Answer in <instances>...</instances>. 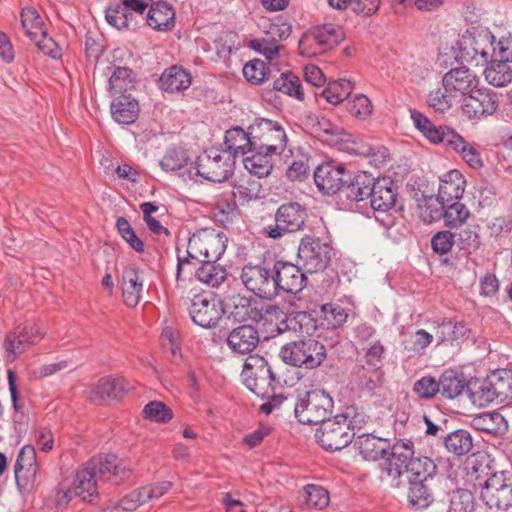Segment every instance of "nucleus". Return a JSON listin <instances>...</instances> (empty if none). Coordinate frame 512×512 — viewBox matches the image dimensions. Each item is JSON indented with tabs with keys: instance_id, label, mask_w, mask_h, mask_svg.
I'll return each instance as SVG.
<instances>
[{
	"instance_id": "5fc2aeb1",
	"label": "nucleus",
	"mask_w": 512,
	"mask_h": 512,
	"mask_svg": "<svg viewBox=\"0 0 512 512\" xmlns=\"http://www.w3.org/2000/svg\"><path fill=\"white\" fill-rule=\"evenodd\" d=\"M20 18L25 35L29 39H35V36H39V33H42V30L44 29L43 20L35 8H23Z\"/></svg>"
},
{
	"instance_id": "4d7b16f0",
	"label": "nucleus",
	"mask_w": 512,
	"mask_h": 512,
	"mask_svg": "<svg viewBox=\"0 0 512 512\" xmlns=\"http://www.w3.org/2000/svg\"><path fill=\"white\" fill-rule=\"evenodd\" d=\"M353 87L350 81L342 79L340 81L330 82L328 87L322 91V95L327 102L337 105L346 99L351 93Z\"/></svg>"
},
{
	"instance_id": "58836bf2",
	"label": "nucleus",
	"mask_w": 512,
	"mask_h": 512,
	"mask_svg": "<svg viewBox=\"0 0 512 512\" xmlns=\"http://www.w3.org/2000/svg\"><path fill=\"white\" fill-rule=\"evenodd\" d=\"M250 152L252 155L243 159L245 168L250 173L260 178L268 176L273 168L272 157L275 156V154L262 151L261 149H254Z\"/></svg>"
},
{
	"instance_id": "603ef678",
	"label": "nucleus",
	"mask_w": 512,
	"mask_h": 512,
	"mask_svg": "<svg viewBox=\"0 0 512 512\" xmlns=\"http://www.w3.org/2000/svg\"><path fill=\"white\" fill-rule=\"evenodd\" d=\"M273 89L302 101L304 91L300 79L293 73H283L273 83Z\"/></svg>"
},
{
	"instance_id": "4be33fe9",
	"label": "nucleus",
	"mask_w": 512,
	"mask_h": 512,
	"mask_svg": "<svg viewBox=\"0 0 512 512\" xmlns=\"http://www.w3.org/2000/svg\"><path fill=\"white\" fill-rule=\"evenodd\" d=\"M388 451L383 470L392 480L398 479L406 469V464L414 458L413 443L409 440L398 441Z\"/></svg>"
},
{
	"instance_id": "473e14b6",
	"label": "nucleus",
	"mask_w": 512,
	"mask_h": 512,
	"mask_svg": "<svg viewBox=\"0 0 512 512\" xmlns=\"http://www.w3.org/2000/svg\"><path fill=\"white\" fill-rule=\"evenodd\" d=\"M349 183L344 184L341 193L351 202H360L369 198L374 178L366 172L355 175L349 179Z\"/></svg>"
},
{
	"instance_id": "9d476101",
	"label": "nucleus",
	"mask_w": 512,
	"mask_h": 512,
	"mask_svg": "<svg viewBox=\"0 0 512 512\" xmlns=\"http://www.w3.org/2000/svg\"><path fill=\"white\" fill-rule=\"evenodd\" d=\"M223 307L225 312L229 313L238 322L252 321L259 323L265 315L276 316L280 313V308L277 305H263L256 300L239 294L229 298Z\"/></svg>"
},
{
	"instance_id": "864d4df0",
	"label": "nucleus",
	"mask_w": 512,
	"mask_h": 512,
	"mask_svg": "<svg viewBox=\"0 0 512 512\" xmlns=\"http://www.w3.org/2000/svg\"><path fill=\"white\" fill-rule=\"evenodd\" d=\"M457 97L453 92L449 91L443 84L434 90H431L428 95V105L435 112L445 113L451 109Z\"/></svg>"
},
{
	"instance_id": "a211bd4d",
	"label": "nucleus",
	"mask_w": 512,
	"mask_h": 512,
	"mask_svg": "<svg viewBox=\"0 0 512 512\" xmlns=\"http://www.w3.org/2000/svg\"><path fill=\"white\" fill-rule=\"evenodd\" d=\"M348 179H350L349 173L341 165L324 163L319 165L314 172L316 186L327 195L341 192Z\"/></svg>"
},
{
	"instance_id": "a878e982",
	"label": "nucleus",
	"mask_w": 512,
	"mask_h": 512,
	"mask_svg": "<svg viewBox=\"0 0 512 512\" xmlns=\"http://www.w3.org/2000/svg\"><path fill=\"white\" fill-rule=\"evenodd\" d=\"M36 472V451L33 446L25 445L20 450L14 465V473L18 486L25 487L30 481H33Z\"/></svg>"
},
{
	"instance_id": "f3484780",
	"label": "nucleus",
	"mask_w": 512,
	"mask_h": 512,
	"mask_svg": "<svg viewBox=\"0 0 512 512\" xmlns=\"http://www.w3.org/2000/svg\"><path fill=\"white\" fill-rule=\"evenodd\" d=\"M275 294L281 289L284 292L296 294L306 286V271L303 266L290 262L276 261L274 263Z\"/></svg>"
},
{
	"instance_id": "69168bd1",
	"label": "nucleus",
	"mask_w": 512,
	"mask_h": 512,
	"mask_svg": "<svg viewBox=\"0 0 512 512\" xmlns=\"http://www.w3.org/2000/svg\"><path fill=\"white\" fill-rule=\"evenodd\" d=\"M458 135V133L448 127H436L434 124H432L424 136L431 143H443L444 145L451 148L452 141H454Z\"/></svg>"
},
{
	"instance_id": "c756f323",
	"label": "nucleus",
	"mask_w": 512,
	"mask_h": 512,
	"mask_svg": "<svg viewBox=\"0 0 512 512\" xmlns=\"http://www.w3.org/2000/svg\"><path fill=\"white\" fill-rule=\"evenodd\" d=\"M146 21L154 30H171L175 26V11L167 2L153 3L148 10Z\"/></svg>"
},
{
	"instance_id": "0e129e2a",
	"label": "nucleus",
	"mask_w": 512,
	"mask_h": 512,
	"mask_svg": "<svg viewBox=\"0 0 512 512\" xmlns=\"http://www.w3.org/2000/svg\"><path fill=\"white\" fill-rule=\"evenodd\" d=\"M267 68L264 61L254 59L243 67V75L252 84H261L267 76Z\"/></svg>"
},
{
	"instance_id": "393cba45",
	"label": "nucleus",
	"mask_w": 512,
	"mask_h": 512,
	"mask_svg": "<svg viewBox=\"0 0 512 512\" xmlns=\"http://www.w3.org/2000/svg\"><path fill=\"white\" fill-rule=\"evenodd\" d=\"M383 375L382 368L358 360L352 371V381L358 389L371 393L382 384Z\"/></svg>"
},
{
	"instance_id": "6e6d98bb",
	"label": "nucleus",
	"mask_w": 512,
	"mask_h": 512,
	"mask_svg": "<svg viewBox=\"0 0 512 512\" xmlns=\"http://www.w3.org/2000/svg\"><path fill=\"white\" fill-rule=\"evenodd\" d=\"M469 215L467 207L457 200L445 205L442 217L446 226L457 228L466 222Z\"/></svg>"
},
{
	"instance_id": "aec40b11",
	"label": "nucleus",
	"mask_w": 512,
	"mask_h": 512,
	"mask_svg": "<svg viewBox=\"0 0 512 512\" xmlns=\"http://www.w3.org/2000/svg\"><path fill=\"white\" fill-rule=\"evenodd\" d=\"M128 383L123 378L103 377L86 391L88 399L102 405L108 399H120L127 391Z\"/></svg>"
},
{
	"instance_id": "20e7f679",
	"label": "nucleus",
	"mask_w": 512,
	"mask_h": 512,
	"mask_svg": "<svg viewBox=\"0 0 512 512\" xmlns=\"http://www.w3.org/2000/svg\"><path fill=\"white\" fill-rule=\"evenodd\" d=\"M495 36L487 28H472L459 41L460 58L476 66L488 63L493 55Z\"/></svg>"
},
{
	"instance_id": "680f3d73",
	"label": "nucleus",
	"mask_w": 512,
	"mask_h": 512,
	"mask_svg": "<svg viewBox=\"0 0 512 512\" xmlns=\"http://www.w3.org/2000/svg\"><path fill=\"white\" fill-rule=\"evenodd\" d=\"M145 418L155 422H168L172 419V410L161 401H151L143 409Z\"/></svg>"
},
{
	"instance_id": "72a5a7b5",
	"label": "nucleus",
	"mask_w": 512,
	"mask_h": 512,
	"mask_svg": "<svg viewBox=\"0 0 512 512\" xmlns=\"http://www.w3.org/2000/svg\"><path fill=\"white\" fill-rule=\"evenodd\" d=\"M122 292L127 306L135 307L140 299L143 290V283L140 280L138 269L135 266L127 267L122 275Z\"/></svg>"
},
{
	"instance_id": "cd10ccee",
	"label": "nucleus",
	"mask_w": 512,
	"mask_h": 512,
	"mask_svg": "<svg viewBox=\"0 0 512 512\" xmlns=\"http://www.w3.org/2000/svg\"><path fill=\"white\" fill-rule=\"evenodd\" d=\"M466 181L458 170H451L440 179L437 197L448 204L459 200L464 192Z\"/></svg>"
},
{
	"instance_id": "2eb2a0df",
	"label": "nucleus",
	"mask_w": 512,
	"mask_h": 512,
	"mask_svg": "<svg viewBox=\"0 0 512 512\" xmlns=\"http://www.w3.org/2000/svg\"><path fill=\"white\" fill-rule=\"evenodd\" d=\"M224 313L222 302L205 293L195 295L189 308L193 322L204 328L215 326Z\"/></svg>"
},
{
	"instance_id": "5701e85b",
	"label": "nucleus",
	"mask_w": 512,
	"mask_h": 512,
	"mask_svg": "<svg viewBox=\"0 0 512 512\" xmlns=\"http://www.w3.org/2000/svg\"><path fill=\"white\" fill-rule=\"evenodd\" d=\"M260 336L258 330L252 325H240L227 336V345L233 353L244 355L253 352L258 346Z\"/></svg>"
},
{
	"instance_id": "bf43d9fd",
	"label": "nucleus",
	"mask_w": 512,
	"mask_h": 512,
	"mask_svg": "<svg viewBox=\"0 0 512 512\" xmlns=\"http://www.w3.org/2000/svg\"><path fill=\"white\" fill-rule=\"evenodd\" d=\"M116 461L117 457L113 454L99 455L97 457H93L89 462H87L85 467L92 472L98 480L105 477L107 474L108 476H111L112 468Z\"/></svg>"
},
{
	"instance_id": "423d86ee",
	"label": "nucleus",
	"mask_w": 512,
	"mask_h": 512,
	"mask_svg": "<svg viewBox=\"0 0 512 512\" xmlns=\"http://www.w3.org/2000/svg\"><path fill=\"white\" fill-rule=\"evenodd\" d=\"M480 499L490 509L506 510L512 506V472L491 473L481 487Z\"/></svg>"
},
{
	"instance_id": "4468645a",
	"label": "nucleus",
	"mask_w": 512,
	"mask_h": 512,
	"mask_svg": "<svg viewBox=\"0 0 512 512\" xmlns=\"http://www.w3.org/2000/svg\"><path fill=\"white\" fill-rule=\"evenodd\" d=\"M499 107V97L494 91L475 89L462 100L461 110L469 120H481L492 116Z\"/></svg>"
},
{
	"instance_id": "bb28decb",
	"label": "nucleus",
	"mask_w": 512,
	"mask_h": 512,
	"mask_svg": "<svg viewBox=\"0 0 512 512\" xmlns=\"http://www.w3.org/2000/svg\"><path fill=\"white\" fill-rule=\"evenodd\" d=\"M354 445L364 459L373 461L385 459L390 450L388 440L371 434H363L357 437Z\"/></svg>"
},
{
	"instance_id": "6ab92c4d",
	"label": "nucleus",
	"mask_w": 512,
	"mask_h": 512,
	"mask_svg": "<svg viewBox=\"0 0 512 512\" xmlns=\"http://www.w3.org/2000/svg\"><path fill=\"white\" fill-rule=\"evenodd\" d=\"M97 481V477L84 467L77 472L73 489L62 488V490L58 492V504H68L73 496H79L84 501H91L92 497L97 493Z\"/></svg>"
},
{
	"instance_id": "4c0bfd02",
	"label": "nucleus",
	"mask_w": 512,
	"mask_h": 512,
	"mask_svg": "<svg viewBox=\"0 0 512 512\" xmlns=\"http://www.w3.org/2000/svg\"><path fill=\"white\" fill-rule=\"evenodd\" d=\"M314 36L312 41H318L320 51L326 52L337 46L344 38L341 27L328 23L311 29Z\"/></svg>"
},
{
	"instance_id": "774afa93",
	"label": "nucleus",
	"mask_w": 512,
	"mask_h": 512,
	"mask_svg": "<svg viewBox=\"0 0 512 512\" xmlns=\"http://www.w3.org/2000/svg\"><path fill=\"white\" fill-rule=\"evenodd\" d=\"M187 155L183 149H169L160 162L165 171H176L181 169L187 162Z\"/></svg>"
},
{
	"instance_id": "c9c22d12",
	"label": "nucleus",
	"mask_w": 512,
	"mask_h": 512,
	"mask_svg": "<svg viewBox=\"0 0 512 512\" xmlns=\"http://www.w3.org/2000/svg\"><path fill=\"white\" fill-rule=\"evenodd\" d=\"M436 464L426 456L414 457L406 464L408 481H432L436 473Z\"/></svg>"
},
{
	"instance_id": "a19ab883",
	"label": "nucleus",
	"mask_w": 512,
	"mask_h": 512,
	"mask_svg": "<svg viewBox=\"0 0 512 512\" xmlns=\"http://www.w3.org/2000/svg\"><path fill=\"white\" fill-rule=\"evenodd\" d=\"M445 504L446 512H472L474 496L468 489L456 488L447 492Z\"/></svg>"
},
{
	"instance_id": "39448f33",
	"label": "nucleus",
	"mask_w": 512,
	"mask_h": 512,
	"mask_svg": "<svg viewBox=\"0 0 512 512\" xmlns=\"http://www.w3.org/2000/svg\"><path fill=\"white\" fill-rule=\"evenodd\" d=\"M241 376L244 385L258 397L272 395L275 375L263 356L250 354L244 361Z\"/></svg>"
},
{
	"instance_id": "2f4dec72",
	"label": "nucleus",
	"mask_w": 512,
	"mask_h": 512,
	"mask_svg": "<svg viewBox=\"0 0 512 512\" xmlns=\"http://www.w3.org/2000/svg\"><path fill=\"white\" fill-rule=\"evenodd\" d=\"M111 113L114 120L119 124H131L138 117V102L131 95L122 94L112 102Z\"/></svg>"
},
{
	"instance_id": "37998d69",
	"label": "nucleus",
	"mask_w": 512,
	"mask_h": 512,
	"mask_svg": "<svg viewBox=\"0 0 512 512\" xmlns=\"http://www.w3.org/2000/svg\"><path fill=\"white\" fill-rule=\"evenodd\" d=\"M489 382L496 399L504 402L512 398V372L506 369H498L488 376Z\"/></svg>"
},
{
	"instance_id": "9b49d317",
	"label": "nucleus",
	"mask_w": 512,
	"mask_h": 512,
	"mask_svg": "<svg viewBox=\"0 0 512 512\" xmlns=\"http://www.w3.org/2000/svg\"><path fill=\"white\" fill-rule=\"evenodd\" d=\"M240 278L244 286L256 296L264 299L276 296L274 265L270 267L266 263L247 264L242 268Z\"/></svg>"
},
{
	"instance_id": "13d9d810",
	"label": "nucleus",
	"mask_w": 512,
	"mask_h": 512,
	"mask_svg": "<svg viewBox=\"0 0 512 512\" xmlns=\"http://www.w3.org/2000/svg\"><path fill=\"white\" fill-rule=\"evenodd\" d=\"M466 332L467 328L463 324L448 321L439 324L435 328V338L438 343L452 342L463 337Z\"/></svg>"
},
{
	"instance_id": "7c9ffc66",
	"label": "nucleus",
	"mask_w": 512,
	"mask_h": 512,
	"mask_svg": "<svg viewBox=\"0 0 512 512\" xmlns=\"http://www.w3.org/2000/svg\"><path fill=\"white\" fill-rule=\"evenodd\" d=\"M224 143L228 150L227 154L230 155L231 159L238 154L244 155L249 151H253L255 147L254 138L251 135V126L249 127V132H245L240 127L227 130Z\"/></svg>"
},
{
	"instance_id": "09e8293b",
	"label": "nucleus",
	"mask_w": 512,
	"mask_h": 512,
	"mask_svg": "<svg viewBox=\"0 0 512 512\" xmlns=\"http://www.w3.org/2000/svg\"><path fill=\"white\" fill-rule=\"evenodd\" d=\"M330 497L328 491L319 485L308 484L304 487L301 495V503L308 509H324L329 505Z\"/></svg>"
},
{
	"instance_id": "7ed1b4c3",
	"label": "nucleus",
	"mask_w": 512,
	"mask_h": 512,
	"mask_svg": "<svg viewBox=\"0 0 512 512\" xmlns=\"http://www.w3.org/2000/svg\"><path fill=\"white\" fill-rule=\"evenodd\" d=\"M333 400L324 390L315 389L299 394L294 412L299 422L308 425L322 424L331 414Z\"/></svg>"
},
{
	"instance_id": "b1692460",
	"label": "nucleus",
	"mask_w": 512,
	"mask_h": 512,
	"mask_svg": "<svg viewBox=\"0 0 512 512\" xmlns=\"http://www.w3.org/2000/svg\"><path fill=\"white\" fill-rule=\"evenodd\" d=\"M397 195V191L390 179H374L369 196L370 205L375 211L388 212L395 207Z\"/></svg>"
},
{
	"instance_id": "f8f14e48",
	"label": "nucleus",
	"mask_w": 512,
	"mask_h": 512,
	"mask_svg": "<svg viewBox=\"0 0 512 512\" xmlns=\"http://www.w3.org/2000/svg\"><path fill=\"white\" fill-rule=\"evenodd\" d=\"M331 248L320 239L306 236L298 247V263L307 273L323 271L329 264Z\"/></svg>"
},
{
	"instance_id": "f03ea898",
	"label": "nucleus",
	"mask_w": 512,
	"mask_h": 512,
	"mask_svg": "<svg viewBox=\"0 0 512 512\" xmlns=\"http://www.w3.org/2000/svg\"><path fill=\"white\" fill-rule=\"evenodd\" d=\"M279 356L288 365L315 369L325 360L326 348L315 339H301L282 346Z\"/></svg>"
},
{
	"instance_id": "8fccbe9b",
	"label": "nucleus",
	"mask_w": 512,
	"mask_h": 512,
	"mask_svg": "<svg viewBox=\"0 0 512 512\" xmlns=\"http://www.w3.org/2000/svg\"><path fill=\"white\" fill-rule=\"evenodd\" d=\"M451 148L458 152L462 159L473 169H481L484 165L481 153L471 143L467 142L460 134L452 141Z\"/></svg>"
},
{
	"instance_id": "f704fd0d",
	"label": "nucleus",
	"mask_w": 512,
	"mask_h": 512,
	"mask_svg": "<svg viewBox=\"0 0 512 512\" xmlns=\"http://www.w3.org/2000/svg\"><path fill=\"white\" fill-rule=\"evenodd\" d=\"M485 80L494 87H505L512 82V69L508 61L491 60L484 70Z\"/></svg>"
},
{
	"instance_id": "f257e3e1",
	"label": "nucleus",
	"mask_w": 512,
	"mask_h": 512,
	"mask_svg": "<svg viewBox=\"0 0 512 512\" xmlns=\"http://www.w3.org/2000/svg\"><path fill=\"white\" fill-rule=\"evenodd\" d=\"M365 422V415L362 412L355 406H348L341 414L323 422L315 437L324 449L339 451L352 442L354 430L360 429Z\"/></svg>"
},
{
	"instance_id": "e433bc0d",
	"label": "nucleus",
	"mask_w": 512,
	"mask_h": 512,
	"mask_svg": "<svg viewBox=\"0 0 512 512\" xmlns=\"http://www.w3.org/2000/svg\"><path fill=\"white\" fill-rule=\"evenodd\" d=\"M190 84V74L177 66L166 69L160 77L161 88L171 93L185 90Z\"/></svg>"
},
{
	"instance_id": "6e6552de",
	"label": "nucleus",
	"mask_w": 512,
	"mask_h": 512,
	"mask_svg": "<svg viewBox=\"0 0 512 512\" xmlns=\"http://www.w3.org/2000/svg\"><path fill=\"white\" fill-rule=\"evenodd\" d=\"M234 162L227 152L211 148L196 160L197 174L211 182L221 183L233 173Z\"/></svg>"
},
{
	"instance_id": "e2e57ef3",
	"label": "nucleus",
	"mask_w": 512,
	"mask_h": 512,
	"mask_svg": "<svg viewBox=\"0 0 512 512\" xmlns=\"http://www.w3.org/2000/svg\"><path fill=\"white\" fill-rule=\"evenodd\" d=\"M309 158L305 154H299L295 159L288 163L286 176L291 181H302L308 176Z\"/></svg>"
},
{
	"instance_id": "0eeeda50",
	"label": "nucleus",
	"mask_w": 512,
	"mask_h": 512,
	"mask_svg": "<svg viewBox=\"0 0 512 512\" xmlns=\"http://www.w3.org/2000/svg\"><path fill=\"white\" fill-rule=\"evenodd\" d=\"M227 237L213 229L195 232L188 241L187 254L200 262L217 261L226 250Z\"/></svg>"
},
{
	"instance_id": "338daca9",
	"label": "nucleus",
	"mask_w": 512,
	"mask_h": 512,
	"mask_svg": "<svg viewBox=\"0 0 512 512\" xmlns=\"http://www.w3.org/2000/svg\"><path fill=\"white\" fill-rule=\"evenodd\" d=\"M347 109L352 116L363 120L371 115L373 106L367 96L359 94L348 102Z\"/></svg>"
},
{
	"instance_id": "ea45409f",
	"label": "nucleus",
	"mask_w": 512,
	"mask_h": 512,
	"mask_svg": "<svg viewBox=\"0 0 512 512\" xmlns=\"http://www.w3.org/2000/svg\"><path fill=\"white\" fill-rule=\"evenodd\" d=\"M445 203L442 202L438 197L433 195L422 194L417 199V213L418 216L426 223H432L439 220L443 216V210Z\"/></svg>"
},
{
	"instance_id": "ddd939ff",
	"label": "nucleus",
	"mask_w": 512,
	"mask_h": 512,
	"mask_svg": "<svg viewBox=\"0 0 512 512\" xmlns=\"http://www.w3.org/2000/svg\"><path fill=\"white\" fill-rule=\"evenodd\" d=\"M307 213L298 203L280 206L275 215V225L266 228L269 237L281 238L286 233L301 231L305 225Z\"/></svg>"
},
{
	"instance_id": "de8ad7c7",
	"label": "nucleus",
	"mask_w": 512,
	"mask_h": 512,
	"mask_svg": "<svg viewBox=\"0 0 512 512\" xmlns=\"http://www.w3.org/2000/svg\"><path fill=\"white\" fill-rule=\"evenodd\" d=\"M408 499L412 506L422 509L433 502V493L430 486L431 481H408Z\"/></svg>"
},
{
	"instance_id": "79ce46f5",
	"label": "nucleus",
	"mask_w": 512,
	"mask_h": 512,
	"mask_svg": "<svg viewBox=\"0 0 512 512\" xmlns=\"http://www.w3.org/2000/svg\"><path fill=\"white\" fill-rule=\"evenodd\" d=\"M470 401L478 407H484L496 400L488 377L483 380L470 381L467 384Z\"/></svg>"
},
{
	"instance_id": "c03bdc74",
	"label": "nucleus",
	"mask_w": 512,
	"mask_h": 512,
	"mask_svg": "<svg viewBox=\"0 0 512 512\" xmlns=\"http://www.w3.org/2000/svg\"><path fill=\"white\" fill-rule=\"evenodd\" d=\"M216 261L206 260L196 270L195 274L197 279L211 287H218L227 277L226 269L220 265L215 264Z\"/></svg>"
},
{
	"instance_id": "052dcab7",
	"label": "nucleus",
	"mask_w": 512,
	"mask_h": 512,
	"mask_svg": "<svg viewBox=\"0 0 512 512\" xmlns=\"http://www.w3.org/2000/svg\"><path fill=\"white\" fill-rule=\"evenodd\" d=\"M116 227L121 237L129 244V246L138 253L144 252V243L136 235L129 221L124 217H118Z\"/></svg>"
},
{
	"instance_id": "c85d7f7f",
	"label": "nucleus",
	"mask_w": 512,
	"mask_h": 512,
	"mask_svg": "<svg viewBox=\"0 0 512 512\" xmlns=\"http://www.w3.org/2000/svg\"><path fill=\"white\" fill-rule=\"evenodd\" d=\"M471 426L478 431L494 436H503L508 431L507 420L497 411L483 412L474 416Z\"/></svg>"
},
{
	"instance_id": "412c9836",
	"label": "nucleus",
	"mask_w": 512,
	"mask_h": 512,
	"mask_svg": "<svg viewBox=\"0 0 512 512\" xmlns=\"http://www.w3.org/2000/svg\"><path fill=\"white\" fill-rule=\"evenodd\" d=\"M443 85L458 98H465L479 85L477 75L467 67L451 69L443 78Z\"/></svg>"
},
{
	"instance_id": "a18cd8bd",
	"label": "nucleus",
	"mask_w": 512,
	"mask_h": 512,
	"mask_svg": "<svg viewBox=\"0 0 512 512\" xmlns=\"http://www.w3.org/2000/svg\"><path fill=\"white\" fill-rule=\"evenodd\" d=\"M438 385L439 392L447 399L459 396L467 386L464 377L453 370L445 371L438 379Z\"/></svg>"
},
{
	"instance_id": "49530a36",
	"label": "nucleus",
	"mask_w": 512,
	"mask_h": 512,
	"mask_svg": "<svg viewBox=\"0 0 512 512\" xmlns=\"http://www.w3.org/2000/svg\"><path fill=\"white\" fill-rule=\"evenodd\" d=\"M444 445L449 452L462 456L473 448L472 436L467 430L459 429L444 437Z\"/></svg>"
},
{
	"instance_id": "3c124183",
	"label": "nucleus",
	"mask_w": 512,
	"mask_h": 512,
	"mask_svg": "<svg viewBox=\"0 0 512 512\" xmlns=\"http://www.w3.org/2000/svg\"><path fill=\"white\" fill-rule=\"evenodd\" d=\"M135 73L128 67L115 66L109 78V90L113 94L127 92L134 87Z\"/></svg>"
},
{
	"instance_id": "dca6fc26",
	"label": "nucleus",
	"mask_w": 512,
	"mask_h": 512,
	"mask_svg": "<svg viewBox=\"0 0 512 512\" xmlns=\"http://www.w3.org/2000/svg\"><path fill=\"white\" fill-rule=\"evenodd\" d=\"M45 335V331L38 324H25L18 326L13 332L7 335L4 347L8 360L14 361L20 354L29 347L38 343Z\"/></svg>"
},
{
	"instance_id": "1a4fd4ad",
	"label": "nucleus",
	"mask_w": 512,
	"mask_h": 512,
	"mask_svg": "<svg viewBox=\"0 0 512 512\" xmlns=\"http://www.w3.org/2000/svg\"><path fill=\"white\" fill-rule=\"evenodd\" d=\"M251 135L254 138L255 149L275 155L282 154L288 142L284 127L270 119H261L259 123L251 126Z\"/></svg>"
}]
</instances>
